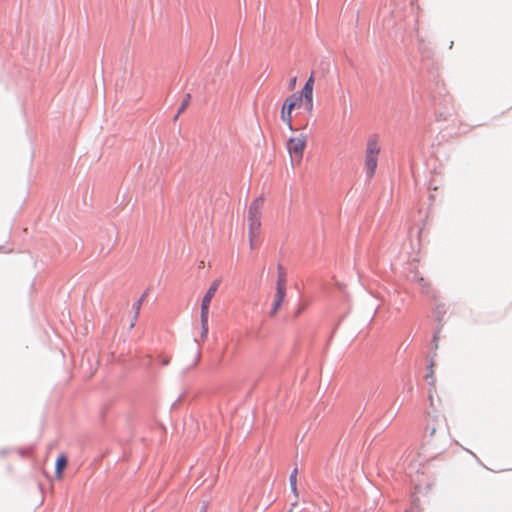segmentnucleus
Instances as JSON below:
<instances>
[{
    "instance_id": "nucleus-1",
    "label": "nucleus",
    "mask_w": 512,
    "mask_h": 512,
    "mask_svg": "<svg viewBox=\"0 0 512 512\" xmlns=\"http://www.w3.org/2000/svg\"><path fill=\"white\" fill-rule=\"evenodd\" d=\"M380 151L381 147L378 139L376 137L370 138L366 145L364 161L366 175L369 179L373 178L376 173Z\"/></svg>"
},
{
    "instance_id": "nucleus-2",
    "label": "nucleus",
    "mask_w": 512,
    "mask_h": 512,
    "mask_svg": "<svg viewBox=\"0 0 512 512\" xmlns=\"http://www.w3.org/2000/svg\"><path fill=\"white\" fill-rule=\"evenodd\" d=\"M220 280L216 279L214 280L210 287L208 288L207 292L205 293L204 297L201 301V326H202V337L206 338L208 333V317H209V307L211 304V301L217 292L219 286H220Z\"/></svg>"
},
{
    "instance_id": "nucleus-3",
    "label": "nucleus",
    "mask_w": 512,
    "mask_h": 512,
    "mask_svg": "<svg viewBox=\"0 0 512 512\" xmlns=\"http://www.w3.org/2000/svg\"><path fill=\"white\" fill-rule=\"evenodd\" d=\"M306 146L307 135L303 133L290 137L286 143L288 153L297 164L301 163Z\"/></svg>"
},
{
    "instance_id": "nucleus-4",
    "label": "nucleus",
    "mask_w": 512,
    "mask_h": 512,
    "mask_svg": "<svg viewBox=\"0 0 512 512\" xmlns=\"http://www.w3.org/2000/svg\"><path fill=\"white\" fill-rule=\"evenodd\" d=\"M263 200L260 198L255 199L249 206L247 221L248 233L260 234L261 232V209Z\"/></svg>"
},
{
    "instance_id": "nucleus-5",
    "label": "nucleus",
    "mask_w": 512,
    "mask_h": 512,
    "mask_svg": "<svg viewBox=\"0 0 512 512\" xmlns=\"http://www.w3.org/2000/svg\"><path fill=\"white\" fill-rule=\"evenodd\" d=\"M302 104L301 97H298V93L291 94L287 97L282 105L280 111L281 120L287 125L290 130H293L292 126V111L300 107Z\"/></svg>"
},
{
    "instance_id": "nucleus-6",
    "label": "nucleus",
    "mask_w": 512,
    "mask_h": 512,
    "mask_svg": "<svg viewBox=\"0 0 512 512\" xmlns=\"http://www.w3.org/2000/svg\"><path fill=\"white\" fill-rule=\"evenodd\" d=\"M313 91H314V76L313 74L309 77L298 97H301V101L305 102L306 109L311 112L313 110Z\"/></svg>"
},
{
    "instance_id": "nucleus-7",
    "label": "nucleus",
    "mask_w": 512,
    "mask_h": 512,
    "mask_svg": "<svg viewBox=\"0 0 512 512\" xmlns=\"http://www.w3.org/2000/svg\"><path fill=\"white\" fill-rule=\"evenodd\" d=\"M416 281L422 294L435 298V291L428 280H426L423 276H416Z\"/></svg>"
},
{
    "instance_id": "nucleus-8",
    "label": "nucleus",
    "mask_w": 512,
    "mask_h": 512,
    "mask_svg": "<svg viewBox=\"0 0 512 512\" xmlns=\"http://www.w3.org/2000/svg\"><path fill=\"white\" fill-rule=\"evenodd\" d=\"M285 295H286V279H285V275L280 273L278 275L277 284H276L275 300H279V301L283 302Z\"/></svg>"
},
{
    "instance_id": "nucleus-9",
    "label": "nucleus",
    "mask_w": 512,
    "mask_h": 512,
    "mask_svg": "<svg viewBox=\"0 0 512 512\" xmlns=\"http://www.w3.org/2000/svg\"><path fill=\"white\" fill-rule=\"evenodd\" d=\"M68 464V459L65 454H60L57 457L56 463H55V476L58 480H61L63 478V472L66 469Z\"/></svg>"
},
{
    "instance_id": "nucleus-10",
    "label": "nucleus",
    "mask_w": 512,
    "mask_h": 512,
    "mask_svg": "<svg viewBox=\"0 0 512 512\" xmlns=\"http://www.w3.org/2000/svg\"><path fill=\"white\" fill-rule=\"evenodd\" d=\"M249 247L252 251L259 249L261 246L260 234L248 233Z\"/></svg>"
},
{
    "instance_id": "nucleus-11",
    "label": "nucleus",
    "mask_w": 512,
    "mask_h": 512,
    "mask_svg": "<svg viewBox=\"0 0 512 512\" xmlns=\"http://www.w3.org/2000/svg\"><path fill=\"white\" fill-rule=\"evenodd\" d=\"M161 366H167L170 363L171 358L167 355L161 354L157 357Z\"/></svg>"
},
{
    "instance_id": "nucleus-12",
    "label": "nucleus",
    "mask_w": 512,
    "mask_h": 512,
    "mask_svg": "<svg viewBox=\"0 0 512 512\" xmlns=\"http://www.w3.org/2000/svg\"><path fill=\"white\" fill-rule=\"evenodd\" d=\"M437 428L435 426H428L426 428V436L432 440V438L436 435Z\"/></svg>"
},
{
    "instance_id": "nucleus-13",
    "label": "nucleus",
    "mask_w": 512,
    "mask_h": 512,
    "mask_svg": "<svg viewBox=\"0 0 512 512\" xmlns=\"http://www.w3.org/2000/svg\"><path fill=\"white\" fill-rule=\"evenodd\" d=\"M290 484H291V487L293 490H296V482H297V476H296V471H294L291 475H290Z\"/></svg>"
},
{
    "instance_id": "nucleus-14",
    "label": "nucleus",
    "mask_w": 512,
    "mask_h": 512,
    "mask_svg": "<svg viewBox=\"0 0 512 512\" xmlns=\"http://www.w3.org/2000/svg\"><path fill=\"white\" fill-rule=\"evenodd\" d=\"M282 304V301H279V300H275L274 302V305H273V308L271 310V315H274L277 313L278 309L280 308Z\"/></svg>"
},
{
    "instance_id": "nucleus-15",
    "label": "nucleus",
    "mask_w": 512,
    "mask_h": 512,
    "mask_svg": "<svg viewBox=\"0 0 512 512\" xmlns=\"http://www.w3.org/2000/svg\"><path fill=\"white\" fill-rule=\"evenodd\" d=\"M295 82H296V78H294V79L291 81V86H292V87L295 85Z\"/></svg>"
}]
</instances>
